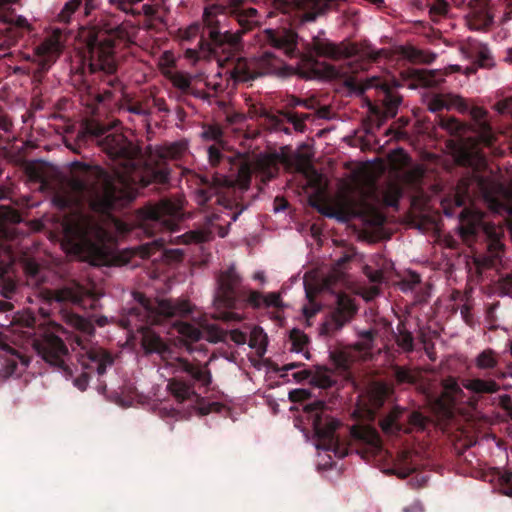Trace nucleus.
Wrapping results in <instances>:
<instances>
[{
  "mask_svg": "<svg viewBox=\"0 0 512 512\" xmlns=\"http://www.w3.org/2000/svg\"><path fill=\"white\" fill-rule=\"evenodd\" d=\"M89 132L98 138V145L115 159L113 174L94 168L86 171L81 178L72 179L71 188L82 197L87 196L94 211L109 213L132 201L136 193L133 186L148 185L154 172L142 167L138 148L123 134L107 133L108 129L104 126L91 127Z\"/></svg>",
  "mask_w": 512,
  "mask_h": 512,
  "instance_id": "nucleus-1",
  "label": "nucleus"
},
{
  "mask_svg": "<svg viewBox=\"0 0 512 512\" xmlns=\"http://www.w3.org/2000/svg\"><path fill=\"white\" fill-rule=\"evenodd\" d=\"M135 301L134 306L124 310L119 321L124 328L136 329L140 333L144 352H168L172 346L175 348L184 346L187 352H193L190 344L202 338V332L193 325L175 322L167 332L166 338L145 327L146 324L159 323L161 316H184L191 313L192 308L188 301L160 299L154 305L140 294H135Z\"/></svg>",
  "mask_w": 512,
  "mask_h": 512,
  "instance_id": "nucleus-2",
  "label": "nucleus"
},
{
  "mask_svg": "<svg viewBox=\"0 0 512 512\" xmlns=\"http://www.w3.org/2000/svg\"><path fill=\"white\" fill-rule=\"evenodd\" d=\"M62 226L69 252L94 266L107 264L110 249L105 243L107 232L103 227L78 211L65 217Z\"/></svg>",
  "mask_w": 512,
  "mask_h": 512,
  "instance_id": "nucleus-3",
  "label": "nucleus"
},
{
  "mask_svg": "<svg viewBox=\"0 0 512 512\" xmlns=\"http://www.w3.org/2000/svg\"><path fill=\"white\" fill-rule=\"evenodd\" d=\"M129 39L128 25L101 20L98 30L94 34H89L87 39L91 70L103 71L107 74L113 73L116 69L115 41H128Z\"/></svg>",
  "mask_w": 512,
  "mask_h": 512,
  "instance_id": "nucleus-4",
  "label": "nucleus"
},
{
  "mask_svg": "<svg viewBox=\"0 0 512 512\" xmlns=\"http://www.w3.org/2000/svg\"><path fill=\"white\" fill-rule=\"evenodd\" d=\"M291 72L292 68L287 66L282 59L274 53L266 51L249 59L237 60L233 68L225 71V75L235 83H246L265 75L273 74L286 77Z\"/></svg>",
  "mask_w": 512,
  "mask_h": 512,
  "instance_id": "nucleus-5",
  "label": "nucleus"
},
{
  "mask_svg": "<svg viewBox=\"0 0 512 512\" xmlns=\"http://www.w3.org/2000/svg\"><path fill=\"white\" fill-rule=\"evenodd\" d=\"M303 410L319 441L317 447L336 452L339 441L335 432L340 426V422L327 414V405L325 402L314 400L307 403Z\"/></svg>",
  "mask_w": 512,
  "mask_h": 512,
  "instance_id": "nucleus-6",
  "label": "nucleus"
},
{
  "mask_svg": "<svg viewBox=\"0 0 512 512\" xmlns=\"http://www.w3.org/2000/svg\"><path fill=\"white\" fill-rule=\"evenodd\" d=\"M278 171L277 157L270 154H260L251 163L242 164L236 179L216 174L212 178L215 186H233L237 184L241 189H247L250 184L251 174H259L263 181L273 178Z\"/></svg>",
  "mask_w": 512,
  "mask_h": 512,
  "instance_id": "nucleus-7",
  "label": "nucleus"
},
{
  "mask_svg": "<svg viewBox=\"0 0 512 512\" xmlns=\"http://www.w3.org/2000/svg\"><path fill=\"white\" fill-rule=\"evenodd\" d=\"M461 226L458 228L460 235L468 239L483 230L488 237V248L494 256L502 249L501 238L504 230L501 226L483 222V214L475 209H463L460 214Z\"/></svg>",
  "mask_w": 512,
  "mask_h": 512,
  "instance_id": "nucleus-8",
  "label": "nucleus"
},
{
  "mask_svg": "<svg viewBox=\"0 0 512 512\" xmlns=\"http://www.w3.org/2000/svg\"><path fill=\"white\" fill-rule=\"evenodd\" d=\"M431 420L420 411L395 406L379 421L382 431L387 435L401 432L412 433L426 430Z\"/></svg>",
  "mask_w": 512,
  "mask_h": 512,
  "instance_id": "nucleus-9",
  "label": "nucleus"
},
{
  "mask_svg": "<svg viewBox=\"0 0 512 512\" xmlns=\"http://www.w3.org/2000/svg\"><path fill=\"white\" fill-rule=\"evenodd\" d=\"M160 357V369L171 370L175 372H185L189 374L200 387L204 388L203 392L209 390L212 383V377L210 370L208 369V363L212 361L216 354H211L208 362L201 364L198 361H189L185 358L179 357L178 354H158Z\"/></svg>",
  "mask_w": 512,
  "mask_h": 512,
  "instance_id": "nucleus-10",
  "label": "nucleus"
},
{
  "mask_svg": "<svg viewBox=\"0 0 512 512\" xmlns=\"http://www.w3.org/2000/svg\"><path fill=\"white\" fill-rule=\"evenodd\" d=\"M353 299L346 294H336V306L319 326L321 336H333L339 332L356 313Z\"/></svg>",
  "mask_w": 512,
  "mask_h": 512,
  "instance_id": "nucleus-11",
  "label": "nucleus"
},
{
  "mask_svg": "<svg viewBox=\"0 0 512 512\" xmlns=\"http://www.w3.org/2000/svg\"><path fill=\"white\" fill-rule=\"evenodd\" d=\"M178 37L185 48V57L193 62L208 57L211 47L203 39V30L197 22L192 23L178 31Z\"/></svg>",
  "mask_w": 512,
  "mask_h": 512,
  "instance_id": "nucleus-12",
  "label": "nucleus"
},
{
  "mask_svg": "<svg viewBox=\"0 0 512 512\" xmlns=\"http://www.w3.org/2000/svg\"><path fill=\"white\" fill-rule=\"evenodd\" d=\"M178 213L179 206L167 200H162L158 204L147 206L142 210L143 219L146 222H151L153 226L167 231L176 230Z\"/></svg>",
  "mask_w": 512,
  "mask_h": 512,
  "instance_id": "nucleus-13",
  "label": "nucleus"
},
{
  "mask_svg": "<svg viewBox=\"0 0 512 512\" xmlns=\"http://www.w3.org/2000/svg\"><path fill=\"white\" fill-rule=\"evenodd\" d=\"M346 85L350 88L351 92L361 94L365 90L370 88H380L384 91V119L392 118L396 115L397 109L401 103V98L398 95H393L387 91V86L380 81L377 77L366 78V79H348Z\"/></svg>",
  "mask_w": 512,
  "mask_h": 512,
  "instance_id": "nucleus-14",
  "label": "nucleus"
},
{
  "mask_svg": "<svg viewBox=\"0 0 512 512\" xmlns=\"http://www.w3.org/2000/svg\"><path fill=\"white\" fill-rule=\"evenodd\" d=\"M311 47L318 56L332 60H348L360 54L357 45L354 43L348 41L336 43L321 37H314Z\"/></svg>",
  "mask_w": 512,
  "mask_h": 512,
  "instance_id": "nucleus-15",
  "label": "nucleus"
},
{
  "mask_svg": "<svg viewBox=\"0 0 512 512\" xmlns=\"http://www.w3.org/2000/svg\"><path fill=\"white\" fill-rule=\"evenodd\" d=\"M241 276L235 270V265L232 263L225 272L218 276V290L215 298V305L233 309L236 306V299L234 290L241 283Z\"/></svg>",
  "mask_w": 512,
  "mask_h": 512,
  "instance_id": "nucleus-16",
  "label": "nucleus"
},
{
  "mask_svg": "<svg viewBox=\"0 0 512 512\" xmlns=\"http://www.w3.org/2000/svg\"><path fill=\"white\" fill-rule=\"evenodd\" d=\"M186 151L187 144L183 141L150 148L146 162H142V167L150 168L154 172V175L150 179V183L162 176L161 172L155 170L154 165H158L161 161L178 159L182 157Z\"/></svg>",
  "mask_w": 512,
  "mask_h": 512,
  "instance_id": "nucleus-17",
  "label": "nucleus"
},
{
  "mask_svg": "<svg viewBox=\"0 0 512 512\" xmlns=\"http://www.w3.org/2000/svg\"><path fill=\"white\" fill-rule=\"evenodd\" d=\"M228 14L227 3L225 5L212 4L204 8L202 19L211 40L228 27Z\"/></svg>",
  "mask_w": 512,
  "mask_h": 512,
  "instance_id": "nucleus-18",
  "label": "nucleus"
},
{
  "mask_svg": "<svg viewBox=\"0 0 512 512\" xmlns=\"http://www.w3.org/2000/svg\"><path fill=\"white\" fill-rule=\"evenodd\" d=\"M63 48L62 35L53 32L48 35L36 48L35 54L38 57L42 69H47L50 63L60 55Z\"/></svg>",
  "mask_w": 512,
  "mask_h": 512,
  "instance_id": "nucleus-19",
  "label": "nucleus"
},
{
  "mask_svg": "<svg viewBox=\"0 0 512 512\" xmlns=\"http://www.w3.org/2000/svg\"><path fill=\"white\" fill-rule=\"evenodd\" d=\"M351 437L362 447L363 454L375 455L382 449V442L378 432L364 425H354L350 431Z\"/></svg>",
  "mask_w": 512,
  "mask_h": 512,
  "instance_id": "nucleus-20",
  "label": "nucleus"
},
{
  "mask_svg": "<svg viewBox=\"0 0 512 512\" xmlns=\"http://www.w3.org/2000/svg\"><path fill=\"white\" fill-rule=\"evenodd\" d=\"M89 295V292L79 284L72 283L55 292L44 291L40 296L44 298L46 304L52 301L56 302H71L76 305H81L84 298Z\"/></svg>",
  "mask_w": 512,
  "mask_h": 512,
  "instance_id": "nucleus-21",
  "label": "nucleus"
},
{
  "mask_svg": "<svg viewBox=\"0 0 512 512\" xmlns=\"http://www.w3.org/2000/svg\"><path fill=\"white\" fill-rule=\"evenodd\" d=\"M427 108L430 112H438L440 110H457L460 113H465L469 110L466 100L453 93L435 94L427 100Z\"/></svg>",
  "mask_w": 512,
  "mask_h": 512,
  "instance_id": "nucleus-22",
  "label": "nucleus"
},
{
  "mask_svg": "<svg viewBox=\"0 0 512 512\" xmlns=\"http://www.w3.org/2000/svg\"><path fill=\"white\" fill-rule=\"evenodd\" d=\"M59 326L46 328L39 338L33 340V348L36 352H68L59 333Z\"/></svg>",
  "mask_w": 512,
  "mask_h": 512,
  "instance_id": "nucleus-23",
  "label": "nucleus"
},
{
  "mask_svg": "<svg viewBox=\"0 0 512 512\" xmlns=\"http://www.w3.org/2000/svg\"><path fill=\"white\" fill-rule=\"evenodd\" d=\"M227 8L229 15L234 17L244 28H250L259 23L258 10L247 7L246 0H228Z\"/></svg>",
  "mask_w": 512,
  "mask_h": 512,
  "instance_id": "nucleus-24",
  "label": "nucleus"
},
{
  "mask_svg": "<svg viewBox=\"0 0 512 512\" xmlns=\"http://www.w3.org/2000/svg\"><path fill=\"white\" fill-rule=\"evenodd\" d=\"M2 369L0 370V382L11 376H20L30 363L28 354H0Z\"/></svg>",
  "mask_w": 512,
  "mask_h": 512,
  "instance_id": "nucleus-25",
  "label": "nucleus"
},
{
  "mask_svg": "<svg viewBox=\"0 0 512 512\" xmlns=\"http://www.w3.org/2000/svg\"><path fill=\"white\" fill-rule=\"evenodd\" d=\"M417 454L409 450H402L398 452L393 461L391 468L387 470L388 473L394 474L399 478H406L418 470Z\"/></svg>",
  "mask_w": 512,
  "mask_h": 512,
  "instance_id": "nucleus-26",
  "label": "nucleus"
},
{
  "mask_svg": "<svg viewBox=\"0 0 512 512\" xmlns=\"http://www.w3.org/2000/svg\"><path fill=\"white\" fill-rule=\"evenodd\" d=\"M117 354H79L78 361L83 368L88 371H96L99 376H102L107 367L114 364L115 356Z\"/></svg>",
  "mask_w": 512,
  "mask_h": 512,
  "instance_id": "nucleus-27",
  "label": "nucleus"
},
{
  "mask_svg": "<svg viewBox=\"0 0 512 512\" xmlns=\"http://www.w3.org/2000/svg\"><path fill=\"white\" fill-rule=\"evenodd\" d=\"M168 390L179 403L189 401L194 406L195 404L201 405L203 401V398L191 385L175 378L169 381Z\"/></svg>",
  "mask_w": 512,
  "mask_h": 512,
  "instance_id": "nucleus-28",
  "label": "nucleus"
},
{
  "mask_svg": "<svg viewBox=\"0 0 512 512\" xmlns=\"http://www.w3.org/2000/svg\"><path fill=\"white\" fill-rule=\"evenodd\" d=\"M268 41L276 48L283 49L288 55H291L296 47V36L291 31L275 32L273 29H266Z\"/></svg>",
  "mask_w": 512,
  "mask_h": 512,
  "instance_id": "nucleus-29",
  "label": "nucleus"
},
{
  "mask_svg": "<svg viewBox=\"0 0 512 512\" xmlns=\"http://www.w3.org/2000/svg\"><path fill=\"white\" fill-rule=\"evenodd\" d=\"M206 339L209 342L217 343L219 341L234 342L237 346L246 344L247 336L239 330H231L230 332H223L217 327L211 325L207 329Z\"/></svg>",
  "mask_w": 512,
  "mask_h": 512,
  "instance_id": "nucleus-30",
  "label": "nucleus"
},
{
  "mask_svg": "<svg viewBox=\"0 0 512 512\" xmlns=\"http://www.w3.org/2000/svg\"><path fill=\"white\" fill-rule=\"evenodd\" d=\"M395 378L398 384H408L422 387L424 386V372L420 368H407L397 366L395 368Z\"/></svg>",
  "mask_w": 512,
  "mask_h": 512,
  "instance_id": "nucleus-31",
  "label": "nucleus"
},
{
  "mask_svg": "<svg viewBox=\"0 0 512 512\" xmlns=\"http://www.w3.org/2000/svg\"><path fill=\"white\" fill-rule=\"evenodd\" d=\"M393 389L385 382H373L368 389V399L370 405L378 409L391 396Z\"/></svg>",
  "mask_w": 512,
  "mask_h": 512,
  "instance_id": "nucleus-32",
  "label": "nucleus"
},
{
  "mask_svg": "<svg viewBox=\"0 0 512 512\" xmlns=\"http://www.w3.org/2000/svg\"><path fill=\"white\" fill-rule=\"evenodd\" d=\"M471 116L478 122V132L480 140L490 145L493 142L494 136L489 125L483 121L486 116V111L481 107H474L470 111Z\"/></svg>",
  "mask_w": 512,
  "mask_h": 512,
  "instance_id": "nucleus-33",
  "label": "nucleus"
},
{
  "mask_svg": "<svg viewBox=\"0 0 512 512\" xmlns=\"http://www.w3.org/2000/svg\"><path fill=\"white\" fill-rule=\"evenodd\" d=\"M24 270L27 283L30 286H38L45 280L43 268L34 260H27L24 263Z\"/></svg>",
  "mask_w": 512,
  "mask_h": 512,
  "instance_id": "nucleus-34",
  "label": "nucleus"
},
{
  "mask_svg": "<svg viewBox=\"0 0 512 512\" xmlns=\"http://www.w3.org/2000/svg\"><path fill=\"white\" fill-rule=\"evenodd\" d=\"M268 346V337L262 327L254 326L249 335L248 347L256 352H266Z\"/></svg>",
  "mask_w": 512,
  "mask_h": 512,
  "instance_id": "nucleus-35",
  "label": "nucleus"
},
{
  "mask_svg": "<svg viewBox=\"0 0 512 512\" xmlns=\"http://www.w3.org/2000/svg\"><path fill=\"white\" fill-rule=\"evenodd\" d=\"M402 55L406 59L416 63H431L435 60L436 54L419 50L412 46H406L402 48Z\"/></svg>",
  "mask_w": 512,
  "mask_h": 512,
  "instance_id": "nucleus-36",
  "label": "nucleus"
},
{
  "mask_svg": "<svg viewBox=\"0 0 512 512\" xmlns=\"http://www.w3.org/2000/svg\"><path fill=\"white\" fill-rule=\"evenodd\" d=\"M241 40L240 32H231L228 27L220 32V35L211 41L217 47L227 46L230 49L236 48Z\"/></svg>",
  "mask_w": 512,
  "mask_h": 512,
  "instance_id": "nucleus-37",
  "label": "nucleus"
},
{
  "mask_svg": "<svg viewBox=\"0 0 512 512\" xmlns=\"http://www.w3.org/2000/svg\"><path fill=\"white\" fill-rule=\"evenodd\" d=\"M42 359L54 367L58 371L62 372L66 377H71L73 372L67 361L63 358L65 354H39Z\"/></svg>",
  "mask_w": 512,
  "mask_h": 512,
  "instance_id": "nucleus-38",
  "label": "nucleus"
},
{
  "mask_svg": "<svg viewBox=\"0 0 512 512\" xmlns=\"http://www.w3.org/2000/svg\"><path fill=\"white\" fill-rule=\"evenodd\" d=\"M465 387L475 393H494L499 389L496 382L482 379H471Z\"/></svg>",
  "mask_w": 512,
  "mask_h": 512,
  "instance_id": "nucleus-39",
  "label": "nucleus"
},
{
  "mask_svg": "<svg viewBox=\"0 0 512 512\" xmlns=\"http://www.w3.org/2000/svg\"><path fill=\"white\" fill-rule=\"evenodd\" d=\"M292 347L290 352H307L309 345L308 336L299 329H293L290 333Z\"/></svg>",
  "mask_w": 512,
  "mask_h": 512,
  "instance_id": "nucleus-40",
  "label": "nucleus"
},
{
  "mask_svg": "<svg viewBox=\"0 0 512 512\" xmlns=\"http://www.w3.org/2000/svg\"><path fill=\"white\" fill-rule=\"evenodd\" d=\"M166 76L169 78L173 86L181 91L188 90L193 79L192 76L181 71H168Z\"/></svg>",
  "mask_w": 512,
  "mask_h": 512,
  "instance_id": "nucleus-41",
  "label": "nucleus"
},
{
  "mask_svg": "<svg viewBox=\"0 0 512 512\" xmlns=\"http://www.w3.org/2000/svg\"><path fill=\"white\" fill-rule=\"evenodd\" d=\"M416 75L420 82L427 87L436 86L444 81L439 70H422L416 71Z\"/></svg>",
  "mask_w": 512,
  "mask_h": 512,
  "instance_id": "nucleus-42",
  "label": "nucleus"
},
{
  "mask_svg": "<svg viewBox=\"0 0 512 512\" xmlns=\"http://www.w3.org/2000/svg\"><path fill=\"white\" fill-rule=\"evenodd\" d=\"M357 340L354 344V348L358 350H370L373 347L375 331L369 330H357Z\"/></svg>",
  "mask_w": 512,
  "mask_h": 512,
  "instance_id": "nucleus-43",
  "label": "nucleus"
},
{
  "mask_svg": "<svg viewBox=\"0 0 512 512\" xmlns=\"http://www.w3.org/2000/svg\"><path fill=\"white\" fill-rule=\"evenodd\" d=\"M402 196V190L397 183H389L384 191L383 198L386 205L396 207Z\"/></svg>",
  "mask_w": 512,
  "mask_h": 512,
  "instance_id": "nucleus-44",
  "label": "nucleus"
},
{
  "mask_svg": "<svg viewBox=\"0 0 512 512\" xmlns=\"http://www.w3.org/2000/svg\"><path fill=\"white\" fill-rule=\"evenodd\" d=\"M321 76L325 79H336L348 74L349 69L343 66H335L323 63L320 65Z\"/></svg>",
  "mask_w": 512,
  "mask_h": 512,
  "instance_id": "nucleus-45",
  "label": "nucleus"
},
{
  "mask_svg": "<svg viewBox=\"0 0 512 512\" xmlns=\"http://www.w3.org/2000/svg\"><path fill=\"white\" fill-rule=\"evenodd\" d=\"M335 368L341 373L349 372L354 354H329Z\"/></svg>",
  "mask_w": 512,
  "mask_h": 512,
  "instance_id": "nucleus-46",
  "label": "nucleus"
},
{
  "mask_svg": "<svg viewBox=\"0 0 512 512\" xmlns=\"http://www.w3.org/2000/svg\"><path fill=\"white\" fill-rule=\"evenodd\" d=\"M425 170L421 164L407 168L403 173L404 180L409 184H417L424 176Z\"/></svg>",
  "mask_w": 512,
  "mask_h": 512,
  "instance_id": "nucleus-47",
  "label": "nucleus"
},
{
  "mask_svg": "<svg viewBox=\"0 0 512 512\" xmlns=\"http://www.w3.org/2000/svg\"><path fill=\"white\" fill-rule=\"evenodd\" d=\"M471 183V180H462L457 186L456 194L454 196L453 202L457 207L463 206L466 201L469 199L468 195V187Z\"/></svg>",
  "mask_w": 512,
  "mask_h": 512,
  "instance_id": "nucleus-48",
  "label": "nucleus"
},
{
  "mask_svg": "<svg viewBox=\"0 0 512 512\" xmlns=\"http://www.w3.org/2000/svg\"><path fill=\"white\" fill-rule=\"evenodd\" d=\"M477 65L480 68H491L494 66L491 52L487 46L479 47L477 51Z\"/></svg>",
  "mask_w": 512,
  "mask_h": 512,
  "instance_id": "nucleus-49",
  "label": "nucleus"
},
{
  "mask_svg": "<svg viewBox=\"0 0 512 512\" xmlns=\"http://www.w3.org/2000/svg\"><path fill=\"white\" fill-rule=\"evenodd\" d=\"M395 339H396L398 346L404 352H410V350L412 349V344H413V338H412L410 332L398 328V332L395 335Z\"/></svg>",
  "mask_w": 512,
  "mask_h": 512,
  "instance_id": "nucleus-50",
  "label": "nucleus"
},
{
  "mask_svg": "<svg viewBox=\"0 0 512 512\" xmlns=\"http://www.w3.org/2000/svg\"><path fill=\"white\" fill-rule=\"evenodd\" d=\"M81 0H69L59 13V19L63 22H68L72 14L80 7Z\"/></svg>",
  "mask_w": 512,
  "mask_h": 512,
  "instance_id": "nucleus-51",
  "label": "nucleus"
},
{
  "mask_svg": "<svg viewBox=\"0 0 512 512\" xmlns=\"http://www.w3.org/2000/svg\"><path fill=\"white\" fill-rule=\"evenodd\" d=\"M20 220V215L15 210L5 206L0 207V226L5 223H18Z\"/></svg>",
  "mask_w": 512,
  "mask_h": 512,
  "instance_id": "nucleus-52",
  "label": "nucleus"
},
{
  "mask_svg": "<svg viewBox=\"0 0 512 512\" xmlns=\"http://www.w3.org/2000/svg\"><path fill=\"white\" fill-rule=\"evenodd\" d=\"M0 21L3 23H9L14 24L17 27L24 28V29H30L31 24L22 15L13 16V15H7V14H0Z\"/></svg>",
  "mask_w": 512,
  "mask_h": 512,
  "instance_id": "nucleus-53",
  "label": "nucleus"
},
{
  "mask_svg": "<svg viewBox=\"0 0 512 512\" xmlns=\"http://www.w3.org/2000/svg\"><path fill=\"white\" fill-rule=\"evenodd\" d=\"M201 137L206 141L220 142L222 138V130L216 125L205 126L201 132Z\"/></svg>",
  "mask_w": 512,
  "mask_h": 512,
  "instance_id": "nucleus-54",
  "label": "nucleus"
},
{
  "mask_svg": "<svg viewBox=\"0 0 512 512\" xmlns=\"http://www.w3.org/2000/svg\"><path fill=\"white\" fill-rule=\"evenodd\" d=\"M246 295L245 302L252 308H263V294L258 291L247 290L244 292Z\"/></svg>",
  "mask_w": 512,
  "mask_h": 512,
  "instance_id": "nucleus-55",
  "label": "nucleus"
},
{
  "mask_svg": "<svg viewBox=\"0 0 512 512\" xmlns=\"http://www.w3.org/2000/svg\"><path fill=\"white\" fill-rule=\"evenodd\" d=\"M283 302L281 296L277 292H270L267 294H263V308L270 307H282Z\"/></svg>",
  "mask_w": 512,
  "mask_h": 512,
  "instance_id": "nucleus-56",
  "label": "nucleus"
},
{
  "mask_svg": "<svg viewBox=\"0 0 512 512\" xmlns=\"http://www.w3.org/2000/svg\"><path fill=\"white\" fill-rule=\"evenodd\" d=\"M494 354H478L477 366L481 369H490L496 365Z\"/></svg>",
  "mask_w": 512,
  "mask_h": 512,
  "instance_id": "nucleus-57",
  "label": "nucleus"
},
{
  "mask_svg": "<svg viewBox=\"0 0 512 512\" xmlns=\"http://www.w3.org/2000/svg\"><path fill=\"white\" fill-rule=\"evenodd\" d=\"M164 240L162 238L154 240L151 243H146L142 245L139 249V254L141 257H150L152 255L151 250L156 247H162Z\"/></svg>",
  "mask_w": 512,
  "mask_h": 512,
  "instance_id": "nucleus-58",
  "label": "nucleus"
},
{
  "mask_svg": "<svg viewBox=\"0 0 512 512\" xmlns=\"http://www.w3.org/2000/svg\"><path fill=\"white\" fill-rule=\"evenodd\" d=\"M310 393L305 389H295L289 392V399L292 402H301L309 399Z\"/></svg>",
  "mask_w": 512,
  "mask_h": 512,
  "instance_id": "nucleus-59",
  "label": "nucleus"
},
{
  "mask_svg": "<svg viewBox=\"0 0 512 512\" xmlns=\"http://www.w3.org/2000/svg\"><path fill=\"white\" fill-rule=\"evenodd\" d=\"M215 317L222 319L224 321H241L244 319L242 314L233 312V311H220L215 314Z\"/></svg>",
  "mask_w": 512,
  "mask_h": 512,
  "instance_id": "nucleus-60",
  "label": "nucleus"
},
{
  "mask_svg": "<svg viewBox=\"0 0 512 512\" xmlns=\"http://www.w3.org/2000/svg\"><path fill=\"white\" fill-rule=\"evenodd\" d=\"M74 386L81 391H85L89 383V372L84 371L74 379Z\"/></svg>",
  "mask_w": 512,
  "mask_h": 512,
  "instance_id": "nucleus-61",
  "label": "nucleus"
},
{
  "mask_svg": "<svg viewBox=\"0 0 512 512\" xmlns=\"http://www.w3.org/2000/svg\"><path fill=\"white\" fill-rule=\"evenodd\" d=\"M485 201L487 202L489 209L494 213L501 214L503 211H506L504 205L494 198L485 195Z\"/></svg>",
  "mask_w": 512,
  "mask_h": 512,
  "instance_id": "nucleus-62",
  "label": "nucleus"
},
{
  "mask_svg": "<svg viewBox=\"0 0 512 512\" xmlns=\"http://www.w3.org/2000/svg\"><path fill=\"white\" fill-rule=\"evenodd\" d=\"M222 157L219 147L212 145L208 148V159L210 164L216 165Z\"/></svg>",
  "mask_w": 512,
  "mask_h": 512,
  "instance_id": "nucleus-63",
  "label": "nucleus"
},
{
  "mask_svg": "<svg viewBox=\"0 0 512 512\" xmlns=\"http://www.w3.org/2000/svg\"><path fill=\"white\" fill-rule=\"evenodd\" d=\"M185 239V242H205L208 239V236L204 232H192L188 235L182 236Z\"/></svg>",
  "mask_w": 512,
  "mask_h": 512,
  "instance_id": "nucleus-64",
  "label": "nucleus"
}]
</instances>
